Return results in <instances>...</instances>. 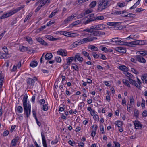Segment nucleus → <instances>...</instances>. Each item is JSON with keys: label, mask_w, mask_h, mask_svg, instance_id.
<instances>
[{"label": "nucleus", "mask_w": 147, "mask_h": 147, "mask_svg": "<svg viewBox=\"0 0 147 147\" xmlns=\"http://www.w3.org/2000/svg\"><path fill=\"white\" fill-rule=\"evenodd\" d=\"M28 96L25 94L23 98L22 102L24 113L26 115L27 118L29 117L31 112V106L30 104L27 103Z\"/></svg>", "instance_id": "f257e3e1"}, {"label": "nucleus", "mask_w": 147, "mask_h": 147, "mask_svg": "<svg viewBox=\"0 0 147 147\" xmlns=\"http://www.w3.org/2000/svg\"><path fill=\"white\" fill-rule=\"evenodd\" d=\"M111 0H99L98 3V9L100 11H102L110 5Z\"/></svg>", "instance_id": "f03ea898"}, {"label": "nucleus", "mask_w": 147, "mask_h": 147, "mask_svg": "<svg viewBox=\"0 0 147 147\" xmlns=\"http://www.w3.org/2000/svg\"><path fill=\"white\" fill-rule=\"evenodd\" d=\"M24 7L25 6L24 5H22L16 9H13L11 10L8 13L3 14L1 16H0V19H3L8 18L16 13L17 12L24 8Z\"/></svg>", "instance_id": "7ed1b4c3"}, {"label": "nucleus", "mask_w": 147, "mask_h": 147, "mask_svg": "<svg viewBox=\"0 0 147 147\" xmlns=\"http://www.w3.org/2000/svg\"><path fill=\"white\" fill-rule=\"evenodd\" d=\"M92 28V26L89 28L84 29L83 30V32H88L90 33V35L94 36H100L105 34V33L103 32L99 31H94Z\"/></svg>", "instance_id": "20e7f679"}, {"label": "nucleus", "mask_w": 147, "mask_h": 147, "mask_svg": "<svg viewBox=\"0 0 147 147\" xmlns=\"http://www.w3.org/2000/svg\"><path fill=\"white\" fill-rule=\"evenodd\" d=\"M37 80L36 77L33 79L30 78H28L26 80L27 88L31 89L33 88L34 85L35 81Z\"/></svg>", "instance_id": "39448f33"}, {"label": "nucleus", "mask_w": 147, "mask_h": 147, "mask_svg": "<svg viewBox=\"0 0 147 147\" xmlns=\"http://www.w3.org/2000/svg\"><path fill=\"white\" fill-rule=\"evenodd\" d=\"M97 39V38L96 36H89L87 38H84L81 40L82 41V44H84L96 40Z\"/></svg>", "instance_id": "423d86ee"}, {"label": "nucleus", "mask_w": 147, "mask_h": 147, "mask_svg": "<svg viewBox=\"0 0 147 147\" xmlns=\"http://www.w3.org/2000/svg\"><path fill=\"white\" fill-rule=\"evenodd\" d=\"M106 25L103 24H99L92 26L93 30L94 31L103 30L105 28Z\"/></svg>", "instance_id": "0eeeda50"}, {"label": "nucleus", "mask_w": 147, "mask_h": 147, "mask_svg": "<svg viewBox=\"0 0 147 147\" xmlns=\"http://www.w3.org/2000/svg\"><path fill=\"white\" fill-rule=\"evenodd\" d=\"M116 38H113L111 41L112 42H115L116 44L120 45H128V42H125L123 41H121V40H116Z\"/></svg>", "instance_id": "6e6552de"}, {"label": "nucleus", "mask_w": 147, "mask_h": 147, "mask_svg": "<svg viewBox=\"0 0 147 147\" xmlns=\"http://www.w3.org/2000/svg\"><path fill=\"white\" fill-rule=\"evenodd\" d=\"M119 69L122 71L123 73L127 76L128 77V75H129L128 69L126 66L125 65H120L119 66Z\"/></svg>", "instance_id": "1a4fd4ad"}, {"label": "nucleus", "mask_w": 147, "mask_h": 147, "mask_svg": "<svg viewBox=\"0 0 147 147\" xmlns=\"http://www.w3.org/2000/svg\"><path fill=\"white\" fill-rule=\"evenodd\" d=\"M57 53L63 56H65L67 55V51L65 50L60 49L57 51Z\"/></svg>", "instance_id": "9d476101"}, {"label": "nucleus", "mask_w": 147, "mask_h": 147, "mask_svg": "<svg viewBox=\"0 0 147 147\" xmlns=\"http://www.w3.org/2000/svg\"><path fill=\"white\" fill-rule=\"evenodd\" d=\"M75 17L74 14L71 15L64 20L63 24H65L68 23L69 22L72 21Z\"/></svg>", "instance_id": "9b49d317"}, {"label": "nucleus", "mask_w": 147, "mask_h": 147, "mask_svg": "<svg viewBox=\"0 0 147 147\" xmlns=\"http://www.w3.org/2000/svg\"><path fill=\"white\" fill-rule=\"evenodd\" d=\"M137 60L140 62L144 63H146V61L145 59L141 55H138L136 56Z\"/></svg>", "instance_id": "f8f14e48"}, {"label": "nucleus", "mask_w": 147, "mask_h": 147, "mask_svg": "<svg viewBox=\"0 0 147 147\" xmlns=\"http://www.w3.org/2000/svg\"><path fill=\"white\" fill-rule=\"evenodd\" d=\"M135 128L136 129H139L142 127L143 125L138 121H135L134 122Z\"/></svg>", "instance_id": "ddd939ff"}, {"label": "nucleus", "mask_w": 147, "mask_h": 147, "mask_svg": "<svg viewBox=\"0 0 147 147\" xmlns=\"http://www.w3.org/2000/svg\"><path fill=\"white\" fill-rule=\"evenodd\" d=\"M67 63L66 65H70L71 62L72 61L76 62V59L75 57H71L68 58L67 59Z\"/></svg>", "instance_id": "4468645a"}, {"label": "nucleus", "mask_w": 147, "mask_h": 147, "mask_svg": "<svg viewBox=\"0 0 147 147\" xmlns=\"http://www.w3.org/2000/svg\"><path fill=\"white\" fill-rule=\"evenodd\" d=\"M41 136L42 140V142L44 147H47L46 140L45 139L44 134L43 132H41Z\"/></svg>", "instance_id": "2eb2a0df"}, {"label": "nucleus", "mask_w": 147, "mask_h": 147, "mask_svg": "<svg viewBox=\"0 0 147 147\" xmlns=\"http://www.w3.org/2000/svg\"><path fill=\"white\" fill-rule=\"evenodd\" d=\"M115 23L117 24H115V25L113 26V30H117L119 29H121V26H120L121 23L119 22H115Z\"/></svg>", "instance_id": "dca6fc26"}, {"label": "nucleus", "mask_w": 147, "mask_h": 147, "mask_svg": "<svg viewBox=\"0 0 147 147\" xmlns=\"http://www.w3.org/2000/svg\"><path fill=\"white\" fill-rule=\"evenodd\" d=\"M19 139V137L16 136L12 140L11 143V144L12 146L13 147L16 146Z\"/></svg>", "instance_id": "f3484780"}, {"label": "nucleus", "mask_w": 147, "mask_h": 147, "mask_svg": "<svg viewBox=\"0 0 147 147\" xmlns=\"http://www.w3.org/2000/svg\"><path fill=\"white\" fill-rule=\"evenodd\" d=\"M37 42L44 45H47L48 44L41 38L38 37L36 39Z\"/></svg>", "instance_id": "a211bd4d"}, {"label": "nucleus", "mask_w": 147, "mask_h": 147, "mask_svg": "<svg viewBox=\"0 0 147 147\" xmlns=\"http://www.w3.org/2000/svg\"><path fill=\"white\" fill-rule=\"evenodd\" d=\"M75 58L80 63H82L83 62V59L82 57L81 56L80 54L79 53H77L76 55H75Z\"/></svg>", "instance_id": "6ab92c4d"}, {"label": "nucleus", "mask_w": 147, "mask_h": 147, "mask_svg": "<svg viewBox=\"0 0 147 147\" xmlns=\"http://www.w3.org/2000/svg\"><path fill=\"white\" fill-rule=\"evenodd\" d=\"M30 47H26L22 45H20L19 46L20 50L22 52H24L29 50Z\"/></svg>", "instance_id": "aec40b11"}, {"label": "nucleus", "mask_w": 147, "mask_h": 147, "mask_svg": "<svg viewBox=\"0 0 147 147\" xmlns=\"http://www.w3.org/2000/svg\"><path fill=\"white\" fill-rule=\"evenodd\" d=\"M127 3V2H119L117 3V5L119 7L121 8L126 6Z\"/></svg>", "instance_id": "412c9836"}, {"label": "nucleus", "mask_w": 147, "mask_h": 147, "mask_svg": "<svg viewBox=\"0 0 147 147\" xmlns=\"http://www.w3.org/2000/svg\"><path fill=\"white\" fill-rule=\"evenodd\" d=\"M53 55L51 53H47L45 55V59L47 60H51L52 58Z\"/></svg>", "instance_id": "4be33fe9"}, {"label": "nucleus", "mask_w": 147, "mask_h": 147, "mask_svg": "<svg viewBox=\"0 0 147 147\" xmlns=\"http://www.w3.org/2000/svg\"><path fill=\"white\" fill-rule=\"evenodd\" d=\"M46 38L47 39L52 41H55L58 40L59 38H55L51 35H47L46 36Z\"/></svg>", "instance_id": "5701e85b"}, {"label": "nucleus", "mask_w": 147, "mask_h": 147, "mask_svg": "<svg viewBox=\"0 0 147 147\" xmlns=\"http://www.w3.org/2000/svg\"><path fill=\"white\" fill-rule=\"evenodd\" d=\"M129 83L134 85L136 87H138V85L137 84L136 81L133 79L129 78Z\"/></svg>", "instance_id": "b1692460"}, {"label": "nucleus", "mask_w": 147, "mask_h": 147, "mask_svg": "<svg viewBox=\"0 0 147 147\" xmlns=\"http://www.w3.org/2000/svg\"><path fill=\"white\" fill-rule=\"evenodd\" d=\"M82 44V42L81 40H79L74 42L72 44V47H75L78 45H80Z\"/></svg>", "instance_id": "393cba45"}, {"label": "nucleus", "mask_w": 147, "mask_h": 147, "mask_svg": "<svg viewBox=\"0 0 147 147\" xmlns=\"http://www.w3.org/2000/svg\"><path fill=\"white\" fill-rule=\"evenodd\" d=\"M137 53L140 54L142 57L144 56L147 54V51H140L137 52Z\"/></svg>", "instance_id": "a878e982"}, {"label": "nucleus", "mask_w": 147, "mask_h": 147, "mask_svg": "<svg viewBox=\"0 0 147 147\" xmlns=\"http://www.w3.org/2000/svg\"><path fill=\"white\" fill-rule=\"evenodd\" d=\"M82 54L85 57H87L89 60H91V58L90 57L89 53H88L85 51H83L82 52Z\"/></svg>", "instance_id": "bb28decb"}, {"label": "nucleus", "mask_w": 147, "mask_h": 147, "mask_svg": "<svg viewBox=\"0 0 147 147\" xmlns=\"http://www.w3.org/2000/svg\"><path fill=\"white\" fill-rule=\"evenodd\" d=\"M137 45H144L146 44L147 43H146V40H137Z\"/></svg>", "instance_id": "cd10ccee"}, {"label": "nucleus", "mask_w": 147, "mask_h": 147, "mask_svg": "<svg viewBox=\"0 0 147 147\" xmlns=\"http://www.w3.org/2000/svg\"><path fill=\"white\" fill-rule=\"evenodd\" d=\"M37 62L36 61H34L31 62L30 65L32 67H34L37 65Z\"/></svg>", "instance_id": "c85d7f7f"}, {"label": "nucleus", "mask_w": 147, "mask_h": 147, "mask_svg": "<svg viewBox=\"0 0 147 147\" xmlns=\"http://www.w3.org/2000/svg\"><path fill=\"white\" fill-rule=\"evenodd\" d=\"M104 17L102 16H97L96 17H94V19L93 20H94L97 21L99 20H103L104 19Z\"/></svg>", "instance_id": "c756f323"}, {"label": "nucleus", "mask_w": 147, "mask_h": 147, "mask_svg": "<svg viewBox=\"0 0 147 147\" xmlns=\"http://www.w3.org/2000/svg\"><path fill=\"white\" fill-rule=\"evenodd\" d=\"M141 79L142 81L145 82L146 84H147V74H145L141 77Z\"/></svg>", "instance_id": "7c9ffc66"}, {"label": "nucleus", "mask_w": 147, "mask_h": 147, "mask_svg": "<svg viewBox=\"0 0 147 147\" xmlns=\"http://www.w3.org/2000/svg\"><path fill=\"white\" fill-rule=\"evenodd\" d=\"M97 2L96 1H94L92 2L89 5L90 8H93L96 5Z\"/></svg>", "instance_id": "2f4dec72"}, {"label": "nucleus", "mask_w": 147, "mask_h": 147, "mask_svg": "<svg viewBox=\"0 0 147 147\" xmlns=\"http://www.w3.org/2000/svg\"><path fill=\"white\" fill-rule=\"evenodd\" d=\"M58 10L57 9H55L51 14L49 16V18H51L52 17L54 16L55 15L56 13L57 12Z\"/></svg>", "instance_id": "473e14b6"}, {"label": "nucleus", "mask_w": 147, "mask_h": 147, "mask_svg": "<svg viewBox=\"0 0 147 147\" xmlns=\"http://www.w3.org/2000/svg\"><path fill=\"white\" fill-rule=\"evenodd\" d=\"M81 22V20H78L76 21L73 22L72 24H71V25L72 26H74L78 25Z\"/></svg>", "instance_id": "72a5a7b5"}, {"label": "nucleus", "mask_w": 147, "mask_h": 147, "mask_svg": "<svg viewBox=\"0 0 147 147\" xmlns=\"http://www.w3.org/2000/svg\"><path fill=\"white\" fill-rule=\"evenodd\" d=\"M115 124L118 127H121L122 125V122L120 121H116L115 122Z\"/></svg>", "instance_id": "f704fd0d"}, {"label": "nucleus", "mask_w": 147, "mask_h": 147, "mask_svg": "<svg viewBox=\"0 0 147 147\" xmlns=\"http://www.w3.org/2000/svg\"><path fill=\"white\" fill-rule=\"evenodd\" d=\"M92 11V10L91 9H88L83 11V12L85 14V16L86 14H88L91 13Z\"/></svg>", "instance_id": "c9c22d12"}, {"label": "nucleus", "mask_w": 147, "mask_h": 147, "mask_svg": "<svg viewBox=\"0 0 147 147\" xmlns=\"http://www.w3.org/2000/svg\"><path fill=\"white\" fill-rule=\"evenodd\" d=\"M90 47H89V49L91 50H93L94 51H97L98 50V48L94 45H91L90 46Z\"/></svg>", "instance_id": "e433bc0d"}, {"label": "nucleus", "mask_w": 147, "mask_h": 147, "mask_svg": "<svg viewBox=\"0 0 147 147\" xmlns=\"http://www.w3.org/2000/svg\"><path fill=\"white\" fill-rule=\"evenodd\" d=\"M17 110L18 113H21L23 111V108L22 106H19L17 107Z\"/></svg>", "instance_id": "4c0bfd02"}, {"label": "nucleus", "mask_w": 147, "mask_h": 147, "mask_svg": "<svg viewBox=\"0 0 147 147\" xmlns=\"http://www.w3.org/2000/svg\"><path fill=\"white\" fill-rule=\"evenodd\" d=\"M71 67L76 71H78L79 70V68L78 66L75 64H72V66Z\"/></svg>", "instance_id": "58836bf2"}, {"label": "nucleus", "mask_w": 147, "mask_h": 147, "mask_svg": "<svg viewBox=\"0 0 147 147\" xmlns=\"http://www.w3.org/2000/svg\"><path fill=\"white\" fill-rule=\"evenodd\" d=\"M44 5L42 4H40L36 8V9L35 10V12H37L38 11L40 10V9Z\"/></svg>", "instance_id": "ea45409f"}, {"label": "nucleus", "mask_w": 147, "mask_h": 147, "mask_svg": "<svg viewBox=\"0 0 147 147\" xmlns=\"http://www.w3.org/2000/svg\"><path fill=\"white\" fill-rule=\"evenodd\" d=\"M100 131L101 132V134H103L104 133V128L103 125L102 124H100Z\"/></svg>", "instance_id": "a19ab883"}, {"label": "nucleus", "mask_w": 147, "mask_h": 147, "mask_svg": "<svg viewBox=\"0 0 147 147\" xmlns=\"http://www.w3.org/2000/svg\"><path fill=\"white\" fill-rule=\"evenodd\" d=\"M123 82L125 85L127 86H129V81L128 80L126 79H123Z\"/></svg>", "instance_id": "79ce46f5"}, {"label": "nucleus", "mask_w": 147, "mask_h": 147, "mask_svg": "<svg viewBox=\"0 0 147 147\" xmlns=\"http://www.w3.org/2000/svg\"><path fill=\"white\" fill-rule=\"evenodd\" d=\"M40 1L42 4L44 5H45L46 3L47 4H49L50 3V1L49 0H40Z\"/></svg>", "instance_id": "37998d69"}, {"label": "nucleus", "mask_w": 147, "mask_h": 147, "mask_svg": "<svg viewBox=\"0 0 147 147\" xmlns=\"http://www.w3.org/2000/svg\"><path fill=\"white\" fill-rule=\"evenodd\" d=\"M26 40L27 41L28 43L30 44L32 43V40L31 38L29 37H27L26 38Z\"/></svg>", "instance_id": "c03bdc74"}, {"label": "nucleus", "mask_w": 147, "mask_h": 147, "mask_svg": "<svg viewBox=\"0 0 147 147\" xmlns=\"http://www.w3.org/2000/svg\"><path fill=\"white\" fill-rule=\"evenodd\" d=\"M134 113L135 114V116L138 117L139 116L138 111L136 109H134Z\"/></svg>", "instance_id": "a18cd8bd"}, {"label": "nucleus", "mask_w": 147, "mask_h": 147, "mask_svg": "<svg viewBox=\"0 0 147 147\" xmlns=\"http://www.w3.org/2000/svg\"><path fill=\"white\" fill-rule=\"evenodd\" d=\"M116 24L115 22H108L107 23V24L110 26H113Z\"/></svg>", "instance_id": "49530a36"}, {"label": "nucleus", "mask_w": 147, "mask_h": 147, "mask_svg": "<svg viewBox=\"0 0 147 147\" xmlns=\"http://www.w3.org/2000/svg\"><path fill=\"white\" fill-rule=\"evenodd\" d=\"M137 40L134 41H133L131 42H129V46H130V45H137Z\"/></svg>", "instance_id": "de8ad7c7"}, {"label": "nucleus", "mask_w": 147, "mask_h": 147, "mask_svg": "<svg viewBox=\"0 0 147 147\" xmlns=\"http://www.w3.org/2000/svg\"><path fill=\"white\" fill-rule=\"evenodd\" d=\"M93 19L94 17L90 18L89 19H88L85 21V23L86 24H88L91 22L94 21V20H93Z\"/></svg>", "instance_id": "09e8293b"}, {"label": "nucleus", "mask_w": 147, "mask_h": 147, "mask_svg": "<svg viewBox=\"0 0 147 147\" xmlns=\"http://www.w3.org/2000/svg\"><path fill=\"white\" fill-rule=\"evenodd\" d=\"M3 51L5 52V55L6 54H7L8 51L7 50V48L6 47H4L2 48Z\"/></svg>", "instance_id": "8fccbe9b"}, {"label": "nucleus", "mask_w": 147, "mask_h": 147, "mask_svg": "<svg viewBox=\"0 0 147 147\" xmlns=\"http://www.w3.org/2000/svg\"><path fill=\"white\" fill-rule=\"evenodd\" d=\"M70 37H74L78 35V34L76 33H70Z\"/></svg>", "instance_id": "3c124183"}, {"label": "nucleus", "mask_w": 147, "mask_h": 147, "mask_svg": "<svg viewBox=\"0 0 147 147\" xmlns=\"http://www.w3.org/2000/svg\"><path fill=\"white\" fill-rule=\"evenodd\" d=\"M57 62H58L59 63H61V58L57 56L55 58Z\"/></svg>", "instance_id": "603ef678"}, {"label": "nucleus", "mask_w": 147, "mask_h": 147, "mask_svg": "<svg viewBox=\"0 0 147 147\" xmlns=\"http://www.w3.org/2000/svg\"><path fill=\"white\" fill-rule=\"evenodd\" d=\"M85 16V14L83 12L81 13L78 15L77 16V18H82L83 16Z\"/></svg>", "instance_id": "864d4df0"}, {"label": "nucleus", "mask_w": 147, "mask_h": 147, "mask_svg": "<svg viewBox=\"0 0 147 147\" xmlns=\"http://www.w3.org/2000/svg\"><path fill=\"white\" fill-rule=\"evenodd\" d=\"M128 13L126 12L123 11L122 15L121 16L123 17H128Z\"/></svg>", "instance_id": "5fc2aeb1"}, {"label": "nucleus", "mask_w": 147, "mask_h": 147, "mask_svg": "<svg viewBox=\"0 0 147 147\" xmlns=\"http://www.w3.org/2000/svg\"><path fill=\"white\" fill-rule=\"evenodd\" d=\"M48 109V107L47 106V105L46 104H45L43 105V110L44 111H47Z\"/></svg>", "instance_id": "6e6d98bb"}, {"label": "nucleus", "mask_w": 147, "mask_h": 147, "mask_svg": "<svg viewBox=\"0 0 147 147\" xmlns=\"http://www.w3.org/2000/svg\"><path fill=\"white\" fill-rule=\"evenodd\" d=\"M70 32H67L66 31H64V36H67L70 37Z\"/></svg>", "instance_id": "4d7b16f0"}, {"label": "nucleus", "mask_w": 147, "mask_h": 147, "mask_svg": "<svg viewBox=\"0 0 147 147\" xmlns=\"http://www.w3.org/2000/svg\"><path fill=\"white\" fill-rule=\"evenodd\" d=\"M97 126L96 125H94L92 127V129L93 131H96L97 129Z\"/></svg>", "instance_id": "13d9d810"}, {"label": "nucleus", "mask_w": 147, "mask_h": 147, "mask_svg": "<svg viewBox=\"0 0 147 147\" xmlns=\"http://www.w3.org/2000/svg\"><path fill=\"white\" fill-rule=\"evenodd\" d=\"M92 54L94 57L95 58L97 59L99 57L98 55L96 54L95 53H92Z\"/></svg>", "instance_id": "bf43d9fd"}, {"label": "nucleus", "mask_w": 147, "mask_h": 147, "mask_svg": "<svg viewBox=\"0 0 147 147\" xmlns=\"http://www.w3.org/2000/svg\"><path fill=\"white\" fill-rule=\"evenodd\" d=\"M36 94H34L32 97L31 98V101L32 102H34L35 101V98L36 96Z\"/></svg>", "instance_id": "052dcab7"}, {"label": "nucleus", "mask_w": 147, "mask_h": 147, "mask_svg": "<svg viewBox=\"0 0 147 147\" xmlns=\"http://www.w3.org/2000/svg\"><path fill=\"white\" fill-rule=\"evenodd\" d=\"M113 143L115 144V147H120V144L117 142L113 141Z\"/></svg>", "instance_id": "680f3d73"}, {"label": "nucleus", "mask_w": 147, "mask_h": 147, "mask_svg": "<svg viewBox=\"0 0 147 147\" xmlns=\"http://www.w3.org/2000/svg\"><path fill=\"white\" fill-rule=\"evenodd\" d=\"M101 50L105 51V52H107L109 51L108 49L105 47H103L101 49Z\"/></svg>", "instance_id": "e2e57ef3"}, {"label": "nucleus", "mask_w": 147, "mask_h": 147, "mask_svg": "<svg viewBox=\"0 0 147 147\" xmlns=\"http://www.w3.org/2000/svg\"><path fill=\"white\" fill-rule=\"evenodd\" d=\"M21 61H19L18 62L16 66L17 68H19L21 67Z\"/></svg>", "instance_id": "0e129e2a"}, {"label": "nucleus", "mask_w": 147, "mask_h": 147, "mask_svg": "<svg viewBox=\"0 0 147 147\" xmlns=\"http://www.w3.org/2000/svg\"><path fill=\"white\" fill-rule=\"evenodd\" d=\"M142 115L143 117H146L147 116V111H144L142 113Z\"/></svg>", "instance_id": "69168bd1"}, {"label": "nucleus", "mask_w": 147, "mask_h": 147, "mask_svg": "<svg viewBox=\"0 0 147 147\" xmlns=\"http://www.w3.org/2000/svg\"><path fill=\"white\" fill-rule=\"evenodd\" d=\"M9 133V131L8 130H6L3 132V136H6L8 135Z\"/></svg>", "instance_id": "338daca9"}, {"label": "nucleus", "mask_w": 147, "mask_h": 147, "mask_svg": "<svg viewBox=\"0 0 147 147\" xmlns=\"http://www.w3.org/2000/svg\"><path fill=\"white\" fill-rule=\"evenodd\" d=\"M58 142V140L56 138L53 141L51 142V143L52 144H56Z\"/></svg>", "instance_id": "774afa93"}]
</instances>
